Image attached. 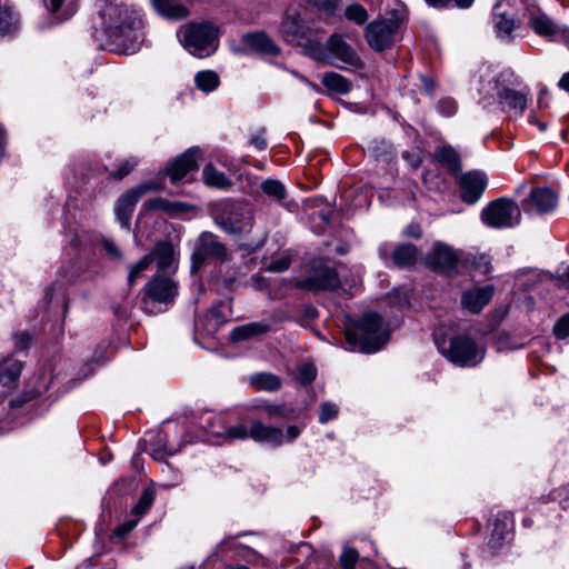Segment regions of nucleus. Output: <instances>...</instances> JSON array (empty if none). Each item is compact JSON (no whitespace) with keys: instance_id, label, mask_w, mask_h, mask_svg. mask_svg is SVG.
Masks as SVG:
<instances>
[{"instance_id":"2","label":"nucleus","mask_w":569,"mask_h":569,"mask_svg":"<svg viewBox=\"0 0 569 569\" xmlns=\"http://www.w3.org/2000/svg\"><path fill=\"white\" fill-rule=\"evenodd\" d=\"M346 339L361 352H376L387 343L389 328L378 313L367 312L352 329L346 331Z\"/></svg>"},{"instance_id":"3","label":"nucleus","mask_w":569,"mask_h":569,"mask_svg":"<svg viewBox=\"0 0 569 569\" xmlns=\"http://www.w3.org/2000/svg\"><path fill=\"white\" fill-rule=\"evenodd\" d=\"M218 34V28L210 22L183 26L178 33L182 46L198 58L209 57L217 50Z\"/></svg>"},{"instance_id":"26","label":"nucleus","mask_w":569,"mask_h":569,"mask_svg":"<svg viewBox=\"0 0 569 569\" xmlns=\"http://www.w3.org/2000/svg\"><path fill=\"white\" fill-rule=\"evenodd\" d=\"M322 84L329 90L338 94H346L351 89V83L337 72H326L322 76Z\"/></svg>"},{"instance_id":"11","label":"nucleus","mask_w":569,"mask_h":569,"mask_svg":"<svg viewBox=\"0 0 569 569\" xmlns=\"http://www.w3.org/2000/svg\"><path fill=\"white\" fill-rule=\"evenodd\" d=\"M158 190L154 182H143L126 191L117 201L114 212L122 227L128 228L133 208L139 199L150 191Z\"/></svg>"},{"instance_id":"49","label":"nucleus","mask_w":569,"mask_h":569,"mask_svg":"<svg viewBox=\"0 0 569 569\" xmlns=\"http://www.w3.org/2000/svg\"><path fill=\"white\" fill-rule=\"evenodd\" d=\"M291 264V260L288 257L280 258L278 260L272 261L267 270L271 272H283L286 271Z\"/></svg>"},{"instance_id":"36","label":"nucleus","mask_w":569,"mask_h":569,"mask_svg":"<svg viewBox=\"0 0 569 569\" xmlns=\"http://www.w3.org/2000/svg\"><path fill=\"white\" fill-rule=\"evenodd\" d=\"M153 501L154 490L151 488H146L140 496L138 503L134 506L132 513L136 517L140 518L141 516L149 511Z\"/></svg>"},{"instance_id":"4","label":"nucleus","mask_w":569,"mask_h":569,"mask_svg":"<svg viewBox=\"0 0 569 569\" xmlns=\"http://www.w3.org/2000/svg\"><path fill=\"white\" fill-rule=\"evenodd\" d=\"M227 247L212 232L204 231L196 239L191 254V273H197L200 268L212 260L226 262L230 260Z\"/></svg>"},{"instance_id":"62","label":"nucleus","mask_w":569,"mask_h":569,"mask_svg":"<svg viewBox=\"0 0 569 569\" xmlns=\"http://www.w3.org/2000/svg\"><path fill=\"white\" fill-rule=\"evenodd\" d=\"M539 128H540V130H545L546 129V124L545 123H539Z\"/></svg>"},{"instance_id":"15","label":"nucleus","mask_w":569,"mask_h":569,"mask_svg":"<svg viewBox=\"0 0 569 569\" xmlns=\"http://www.w3.org/2000/svg\"><path fill=\"white\" fill-rule=\"evenodd\" d=\"M328 50L342 63L353 68H362L358 53L339 34H332L328 40Z\"/></svg>"},{"instance_id":"19","label":"nucleus","mask_w":569,"mask_h":569,"mask_svg":"<svg viewBox=\"0 0 569 569\" xmlns=\"http://www.w3.org/2000/svg\"><path fill=\"white\" fill-rule=\"evenodd\" d=\"M270 331V326L262 321L249 322L242 326L236 327L231 333L230 339L232 342H240L250 340L260 336L266 335Z\"/></svg>"},{"instance_id":"31","label":"nucleus","mask_w":569,"mask_h":569,"mask_svg":"<svg viewBox=\"0 0 569 569\" xmlns=\"http://www.w3.org/2000/svg\"><path fill=\"white\" fill-rule=\"evenodd\" d=\"M533 31L542 37H552L557 33V28L547 16H533L529 21Z\"/></svg>"},{"instance_id":"5","label":"nucleus","mask_w":569,"mask_h":569,"mask_svg":"<svg viewBox=\"0 0 569 569\" xmlns=\"http://www.w3.org/2000/svg\"><path fill=\"white\" fill-rule=\"evenodd\" d=\"M518 204L507 198L491 201L481 212L482 221L491 228H510L520 222Z\"/></svg>"},{"instance_id":"57","label":"nucleus","mask_w":569,"mask_h":569,"mask_svg":"<svg viewBox=\"0 0 569 569\" xmlns=\"http://www.w3.org/2000/svg\"><path fill=\"white\" fill-rule=\"evenodd\" d=\"M559 87L569 92V72L565 73L559 81Z\"/></svg>"},{"instance_id":"20","label":"nucleus","mask_w":569,"mask_h":569,"mask_svg":"<svg viewBox=\"0 0 569 569\" xmlns=\"http://www.w3.org/2000/svg\"><path fill=\"white\" fill-rule=\"evenodd\" d=\"M256 410L266 413L267 417L271 419L292 420L299 416L297 410L284 403L262 402L256 406Z\"/></svg>"},{"instance_id":"51","label":"nucleus","mask_w":569,"mask_h":569,"mask_svg":"<svg viewBox=\"0 0 569 569\" xmlns=\"http://www.w3.org/2000/svg\"><path fill=\"white\" fill-rule=\"evenodd\" d=\"M301 433V427L299 426H288L284 432V440L293 441Z\"/></svg>"},{"instance_id":"12","label":"nucleus","mask_w":569,"mask_h":569,"mask_svg":"<svg viewBox=\"0 0 569 569\" xmlns=\"http://www.w3.org/2000/svg\"><path fill=\"white\" fill-rule=\"evenodd\" d=\"M339 286L337 271L329 266L313 267L311 273L300 282V287L309 290H332Z\"/></svg>"},{"instance_id":"27","label":"nucleus","mask_w":569,"mask_h":569,"mask_svg":"<svg viewBox=\"0 0 569 569\" xmlns=\"http://www.w3.org/2000/svg\"><path fill=\"white\" fill-rule=\"evenodd\" d=\"M150 254H153V261L157 262L158 269L166 270L172 263L173 247L168 242H158Z\"/></svg>"},{"instance_id":"29","label":"nucleus","mask_w":569,"mask_h":569,"mask_svg":"<svg viewBox=\"0 0 569 569\" xmlns=\"http://www.w3.org/2000/svg\"><path fill=\"white\" fill-rule=\"evenodd\" d=\"M250 383L256 389L264 391H277L281 386L279 377L268 372H261L251 376Z\"/></svg>"},{"instance_id":"46","label":"nucleus","mask_w":569,"mask_h":569,"mask_svg":"<svg viewBox=\"0 0 569 569\" xmlns=\"http://www.w3.org/2000/svg\"><path fill=\"white\" fill-rule=\"evenodd\" d=\"M137 164H138V159H136V158L127 159L126 161H123L120 164L119 169L114 173H112V177H114L117 179H122L123 177L128 176Z\"/></svg>"},{"instance_id":"47","label":"nucleus","mask_w":569,"mask_h":569,"mask_svg":"<svg viewBox=\"0 0 569 569\" xmlns=\"http://www.w3.org/2000/svg\"><path fill=\"white\" fill-rule=\"evenodd\" d=\"M471 263L476 270L483 274L488 273L491 269L490 260L485 254L473 257Z\"/></svg>"},{"instance_id":"44","label":"nucleus","mask_w":569,"mask_h":569,"mask_svg":"<svg viewBox=\"0 0 569 569\" xmlns=\"http://www.w3.org/2000/svg\"><path fill=\"white\" fill-rule=\"evenodd\" d=\"M496 27L499 33H502L503 36L508 37L513 31L515 23L510 18L506 17L505 14H501L498 17Z\"/></svg>"},{"instance_id":"32","label":"nucleus","mask_w":569,"mask_h":569,"mask_svg":"<svg viewBox=\"0 0 569 569\" xmlns=\"http://www.w3.org/2000/svg\"><path fill=\"white\" fill-rule=\"evenodd\" d=\"M261 190L273 201L280 202L287 196V190L281 181L276 179H267L261 182Z\"/></svg>"},{"instance_id":"64","label":"nucleus","mask_w":569,"mask_h":569,"mask_svg":"<svg viewBox=\"0 0 569 569\" xmlns=\"http://www.w3.org/2000/svg\"><path fill=\"white\" fill-rule=\"evenodd\" d=\"M181 569H194V567L193 566H187V567H183Z\"/></svg>"},{"instance_id":"23","label":"nucleus","mask_w":569,"mask_h":569,"mask_svg":"<svg viewBox=\"0 0 569 569\" xmlns=\"http://www.w3.org/2000/svg\"><path fill=\"white\" fill-rule=\"evenodd\" d=\"M202 178L204 183L212 188L227 190L232 186V181L223 172L218 171L211 163L203 168Z\"/></svg>"},{"instance_id":"45","label":"nucleus","mask_w":569,"mask_h":569,"mask_svg":"<svg viewBox=\"0 0 569 569\" xmlns=\"http://www.w3.org/2000/svg\"><path fill=\"white\" fill-rule=\"evenodd\" d=\"M402 158L411 166V168L417 169L423 160V152L419 149L405 151L402 153Z\"/></svg>"},{"instance_id":"56","label":"nucleus","mask_w":569,"mask_h":569,"mask_svg":"<svg viewBox=\"0 0 569 569\" xmlns=\"http://www.w3.org/2000/svg\"><path fill=\"white\" fill-rule=\"evenodd\" d=\"M450 2H453L459 9H468L473 4L475 0H450Z\"/></svg>"},{"instance_id":"28","label":"nucleus","mask_w":569,"mask_h":569,"mask_svg":"<svg viewBox=\"0 0 569 569\" xmlns=\"http://www.w3.org/2000/svg\"><path fill=\"white\" fill-rule=\"evenodd\" d=\"M22 371V363L18 360H7L0 363V383L10 386L14 383Z\"/></svg>"},{"instance_id":"1","label":"nucleus","mask_w":569,"mask_h":569,"mask_svg":"<svg viewBox=\"0 0 569 569\" xmlns=\"http://www.w3.org/2000/svg\"><path fill=\"white\" fill-rule=\"evenodd\" d=\"M97 8L102 29L114 47L113 50L123 54L136 52L141 39V21L136 10L110 0H98Z\"/></svg>"},{"instance_id":"18","label":"nucleus","mask_w":569,"mask_h":569,"mask_svg":"<svg viewBox=\"0 0 569 569\" xmlns=\"http://www.w3.org/2000/svg\"><path fill=\"white\" fill-rule=\"evenodd\" d=\"M529 201L538 213H547L558 204V196L549 188L533 189L529 194Z\"/></svg>"},{"instance_id":"22","label":"nucleus","mask_w":569,"mask_h":569,"mask_svg":"<svg viewBox=\"0 0 569 569\" xmlns=\"http://www.w3.org/2000/svg\"><path fill=\"white\" fill-rule=\"evenodd\" d=\"M156 10L164 17L181 19L188 16V9L180 0H152Z\"/></svg>"},{"instance_id":"42","label":"nucleus","mask_w":569,"mask_h":569,"mask_svg":"<svg viewBox=\"0 0 569 569\" xmlns=\"http://www.w3.org/2000/svg\"><path fill=\"white\" fill-rule=\"evenodd\" d=\"M338 416V407L332 402H323L321 405L319 421L327 423L329 420L335 419Z\"/></svg>"},{"instance_id":"13","label":"nucleus","mask_w":569,"mask_h":569,"mask_svg":"<svg viewBox=\"0 0 569 569\" xmlns=\"http://www.w3.org/2000/svg\"><path fill=\"white\" fill-rule=\"evenodd\" d=\"M461 198L469 204L476 203L487 187V177L481 171H470L459 179Z\"/></svg>"},{"instance_id":"25","label":"nucleus","mask_w":569,"mask_h":569,"mask_svg":"<svg viewBox=\"0 0 569 569\" xmlns=\"http://www.w3.org/2000/svg\"><path fill=\"white\" fill-rule=\"evenodd\" d=\"M509 532V516L503 513L498 516L491 529V537L489 540V545L492 549H497L502 541L506 539V536Z\"/></svg>"},{"instance_id":"35","label":"nucleus","mask_w":569,"mask_h":569,"mask_svg":"<svg viewBox=\"0 0 569 569\" xmlns=\"http://www.w3.org/2000/svg\"><path fill=\"white\" fill-rule=\"evenodd\" d=\"M153 262V254H147L141 258L138 262L132 263L128 270V284L132 287L137 279L140 277V273L147 270L150 264Z\"/></svg>"},{"instance_id":"39","label":"nucleus","mask_w":569,"mask_h":569,"mask_svg":"<svg viewBox=\"0 0 569 569\" xmlns=\"http://www.w3.org/2000/svg\"><path fill=\"white\" fill-rule=\"evenodd\" d=\"M14 28L13 14L9 8H0V36Z\"/></svg>"},{"instance_id":"6","label":"nucleus","mask_w":569,"mask_h":569,"mask_svg":"<svg viewBox=\"0 0 569 569\" xmlns=\"http://www.w3.org/2000/svg\"><path fill=\"white\" fill-rule=\"evenodd\" d=\"M214 222L227 233L237 234L252 228V214L241 203H228L214 216Z\"/></svg>"},{"instance_id":"48","label":"nucleus","mask_w":569,"mask_h":569,"mask_svg":"<svg viewBox=\"0 0 569 569\" xmlns=\"http://www.w3.org/2000/svg\"><path fill=\"white\" fill-rule=\"evenodd\" d=\"M102 247L111 258L122 260V252L113 241L104 239L102 240Z\"/></svg>"},{"instance_id":"17","label":"nucleus","mask_w":569,"mask_h":569,"mask_svg":"<svg viewBox=\"0 0 569 569\" xmlns=\"http://www.w3.org/2000/svg\"><path fill=\"white\" fill-rule=\"evenodd\" d=\"M493 295V287L486 286L465 291L461 297V305L465 309L477 313L489 303Z\"/></svg>"},{"instance_id":"24","label":"nucleus","mask_w":569,"mask_h":569,"mask_svg":"<svg viewBox=\"0 0 569 569\" xmlns=\"http://www.w3.org/2000/svg\"><path fill=\"white\" fill-rule=\"evenodd\" d=\"M498 98L501 103L508 104L511 109L522 113L527 107V97L523 92L503 88L498 92Z\"/></svg>"},{"instance_id":"7","label":"nucleus","mask_w":569,"mask_h":569,"mask_svg":"<svg viewBox=\"0 0 569 569\" xmlns=\"http://www.w3.org/2000/svg\"><path fill=\"white\" fill-rule=\"evenodd\" d=\"M443 355L459 366H476L485 357L483 350L472 339L462 336L453 338Z\"/></svg>"},{"instance_id":"37","label":"nucleus","mask_w":569,"mask_h":569,"mask_svg":"<svg viewBox=\"0 0 569 569\" xmlns=\"http://www.w3.org/2000/svg\"><path fill=\"white\" fill-rule=\"evenodd\" d=\"M346 18L359 26L367 22L369 14L360 3H351L345 10Z\"/></svg>"},{"instance_id":"30","label":"nucleus","mask_w":569,"mask_h":569,"mask_svg":"<svg viewBox=\"0 0 569 569\" xmlns=\"http://www.w3.org/2000/svg\"><path fill=\"white\" fill-rule=\"evenodd\" d=\"M392 260L399 267L412 266L417 260V249L412 244H401L392 252Z\"/></svg>"},{"instance_id":"54","label":"nucleus","mask_w":569,"mask_h":569,"mask_svg":"<svg viewBox=\"0 0 569 569\" xmlns=\"http://www.w3.org/2000/svg\"><path fill=\"white\" fill-rule=\"evenodd\" d=\"M430 7L437 9L448 8L450 4V0H425Z\"/></svg>"},{"instance_id":"43","label":"nucleus","mask_w":569,"mask_h":569,"mask_svg":"<svg viewBox=\"0 0 569 569\" xmlns=\"http://www.w3.org/2000/svg\"><path fill=\"white\" fill-rule=\"evenodd\" d=\"M553 332L557 338L565 339L569 336V313L562 316L555 325Z\"/></svg>"},{"instance_id":"10","label":"nucleus","mask_w":569,"mask_h":569,"mask_svg":"<svg viewBox=\"0 0 569 569\" xmlns=\"http://www.w3.org/2000/svg\"><path fill=\"white\" fill-rule=\"evenodd\" d=\"M177 296V284L169 278L154 276L143 288L142 302L146 308L151 303H170Z\"/></svg>"},{"instance_id":"60","label":"nucleus","mask_w":569,"mask_h":569,"mask_svg":"<svg viewBox=\"0 0 569 569\" xmlns=\"http://www.w3.org/2000/svg\"><path fill=\"white\" fill-rule=\"evenodd\" d=\"M226 569H249L246 566H238V567H227Z\"/></svg>"},{"instance_id":"40","label":"nucleus","mask_w":569,"mask_h":569,"mask_svg":"<svg viewBox=\"0 0 569 569\" xmlns=\"http://www.w3.org/2000/svg\"><path fill=\"white\" fill-rule=\"evenodd\" d=\"M316 378V368L311 363H303L298 367L297 379L303 383H310Z\"/></svg>"},{"instance_id":"8","label":"nucleus","mask_w":569,"mask_h":569,"mask_svg":"<svg viewBox=\"0 0 569 569\" xmlns=\"http://www.w3.org/2000/svg\"><path fill=\"white\" fill-rule=\"evenodd\" d=\"M469 262V258L462 251H458L445 243H436L432 251L427 254L426 263L433 270L452 274L460 262Z\"/></svg>"},{"instance_id":"55","label":"nucleus","mask_w":569,"mask_h":569,"mask_svg":"<svg viewBox=\"0 0 569 569\" xmlns=\"http://www.w3.org/2000/svg\"><path fill=\"white\" fill-rule=\"evenodd\" d=\"M30 341H31V337L29 333L21 332L18 335V345L21 349L28 347Z\"/></svg>"},{"instance_id":"50","label":"nucleus","mask_w":569,"mask_h":569,"mask_svg":"<svg viewBox=\"0 0 569 569\" xmlns=\"http://www.w3.org/2000/svg\"><path fill=\"white\" fill-rule=\"evenodd\" d=\"M138 521H139L138 517L133 520L126 521L124 523L117 527L116 535L120 538L126 537L137 526Z\"/></svg>"},{"instance_id":"58","label":"nucleus","mask_w":569,"mask_h":569,"mask_svg":"<svg viewBox=\"0 0 569 569\" xmlns=\"http://www.w3.org/2000/svg\"><path fill=\"white\" fill-rule=\"evenodd\" d=\"M64 0H50V10L57 12Z\"/></svg>"},{"instance_id":"16","label":"nucleus","mask_w":569,"mask_h":569,"mask_svg":"<svg viewBox=\"0 0 569 569\" xmlns=\"http://www.w3.org/2000/svg\"><path fill=\"white\" fill-rule=\"evenodd\" d=\"M250 438L257 442H266L279 447L284 442V432L278 427L264 425L260 420H252Z\"/></svg>"},{"instance_id":"9","label":"nucleus","mask_w":569,"mask_h":569,"mask_svg":"<svg viewBox=\"0 0 569 569\" xmlns=\"http://www.w3.org/2000/svg\"><path fill=\"white\" fill-rule=\"evenodd\" d=\"M399 27L400 20L398 18L375 20L366 27V40L372 49L377 51L386 50L392 46Z\"/></svg>"},{"instance_id":"34","label":"nucleus","mask_w":569,"mask_h":569,"mask_svg":"<svg viewBox=\"0 0 569 569\" xmlns=\"http://www.w3.org/2000/svg\"><path fill=\"white\" fill-rule=\"evenodd\" d=\"M437 160L447 166L449 170L456 172L460 169V160L451 147H441L436 153Z\"/></svg>"},{"instance_id":"52","label":"nucleus","mask_w":569,"mask_h":569,"mask_svg":"<svg viewBox=\"0 0 569 569\" xmlns=\"http://www.w3.org/2000/svg\"><path fill=\"white\" fill-rule=\"evenodd\" d=\"M146 206L150 209H164L166 201L160 198L150 199L146 202Z\"/></svg>"},{"instance_id":"33","label":"nucleus","mask_w":569,"mask_h":569,"mask_svg":"<svg viewBox=\"0 0 569 569\" xmlns=\"http://www.w3.org/2000/svg\"><path fill=\"white\" fill-rule=\"evenodd\" d=\"M196 84L203 92H211L219 86V77L214 71H200L194 77Z\"/></svg>"},{"instance_id":"38","label":"nucleus","mask_w":569,"mask_h":569,"mask_svg":"<svg viewBox=\"0 0 569 569\" xmlns=\"http://www.w3.org/2000/svg\"><path fill=\"white\" fill-rule=\"evenodd\" d=\"M359 559V553L356 549L346 547L339 558V563L342 569H355Z\"/></svg>"},{"instance_id":"63","label":"nucleus","mask_w":569,"mask_h":569,"mask_svg":"<svg viewBox=\"0 0 569 569\" xmlns=\"http://www.w3.org/2000/svg\"><path fill=\"white\" fill-rule=\"evenodd\" d=\"M289 23H292V21H290V20L284 21L283 27H287Z\"/></svg>"},{"instance_id":"61","label":"nucleus","mask_w":569,"mask_h":569,"mask_svg":"<svg viewBox=\"0 0 569 569\" xmlns=\"http://www.w3.org/2000/svg\"><path fill=\"white\" fill-rule=\"evenodd\" d=\"M447 103L450 106V112H451V111H453V109H455V103H453V102H450V101H448Z\"/></svg>"},{"instance_id":"41","label":"nucleus","mask_w":569,"mask_h":569,"mask_svg":"<svg viewBox=\"0 0 569 569\" xmlns=\"http://www.w3.org/2000/svg\"><path fill=\"white\" fill-rule=\"evenodd\" d=\"M226 440H236V439H247L248 437H250V428L248 429L246 426L243 425H238V426H233V427H230L229 429H227L226 431Z\"/></svg>"},{"instance_id":"21","label":"nucleus","mask_w":569,"mask_h":569,"mask_svg":"<svg viewBox=\"0 0 569 569\" xmlns=\"http://www.w3.org/2000/svg\"><path fill=\"white\" fill-rule=\"evenodd\" d=\"M244 43L261 53L274 56L279 52V49L273 41L264 33H248L243 36Z\"/></svg>"},{"instance_id":"59","label":"nucleus","mask_w":569,"mask_h":569,"mask_svg":"<svg viewBox=\"0 0 569 569\" xmlns=\"http://www.w3.org/2000/svg\"><path fill=\"white\" fill-rule=\"evenodd\" d=\"M301 80H302L305 83H307L308 86H310L312 89L318 90L317 86H316V84H313V83H311V82H309V81H308V79H306V78H301Z\"/></svg>"},{"instance_id":"53","label":"nucleus","mask_w":569,"mask_h":569,"mask_svg":"<svg viewBox=\"0 0 569 569\" xmlns=\"http://www.w3.org/2000/svg\"><path fill=\"white\" fill-rule=\"evenodd\" d=\"M251 143L259 150H263L267 148V141L264 140V138L261 134L252 137Z\"/></svg>"},{"instance_id":"14","label":"nucleus","mask_w":569,"mask_h":569,"mask_svg":"<svg viewBox=\"0 0 569 569\" xmlns=\"http://www.w3.org/2000/svg\"><path fill=\"white\" fill-rule=\"evenodd\" d=\"M201 151L199 148H190L184 153L176 158L167 168V174L170 177L172 183H177L192 170H196L197 159L200 157Z\"/></svg>"}]
</instances>
